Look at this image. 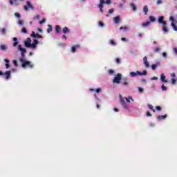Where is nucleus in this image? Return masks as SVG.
Returning a JSON list of instances; mask_svg holds the SVG:
<instances>
[{
	"label": "nucleus",
	"instance_id": "obj_1",
	"mask_svg": "<svg viewBox=\"0 0 177 177\" xmlns=\"http://www.w3.org/2000/svg\"><path fill=\"white\" fill-rule=\"evenodd\" d=\"M38 44H39V41L37 39H34L33 44H31V39L30 37H28L24 41L26 48H31L32 49H35Z\"/></svg>",
	"mask_w": 177,
	"mask_h": 177
},
{
	"label": "nucleus",
	"instance_id": "obj_2",
	"mask_svg": "<svg viewBox=\"0 0 177 177\" xmlns=\"http://www.w3.org/2000/svg\"><path fill=\"white\" fill-rule=\"evenodd\" d=\"M158 21L159 24H162V31H164V32H168L169 30L168 28H167V21L164 20V16H160L158 17Z\"/></svg>",
	"mask_w": 177,
	"mask_h": 177
},
{
	"label": "nucleus",
	"instance_id": "obj_3",
	"mask_svg": "<svg viewBox=\"0 0 177 177\" xmlns=\"http://www.w3.org/2000/svg\"><path fill=\"white\" fill-rule=\"evenodd\" d=\"M19 60L22 64L23 68H26V67H30V68H32V67H34V65L31 64V62L26 61V59L23 58H20Z\"/></svg>",
	"mask_w": 177,
	"mask_h": 177
},
{
	"label": "nucleus",
	"instance_id": "obj_4",
	"mask_svg": "<svg viewBox=\"0 0 177 177\" xmlns=\"http://www.w3.org/2000/svg\"><path fill=\"white\" fill-rule=\"evenodd\" d=\"M104 3H106V5H110V3H111V0H106V1L104 0H100L98 8H100V12H101V13H103L104 12L103 5H104Z\"/></svg>",
	"mask_w": 177,
	"mask_h": 177
},
{
	"label": "nucleus",
	"instance_id": "obj_5",
	"mask_svg": "<svg viewBox=\"0 0 177 177\" xmlns=\"http://www.w3.org/2000/svg\"><path fill=\"white\" fill-rule=\"evenodd\" d=\"M131 77H138V75H147V71H143V72H140L137 71L136 72H131Z\"/></svg>",
	"mask_w": 177,
	"mask_h": 177
},
{
	"label": "nucleus",
	"instance_id": "obj_6",
	"mask_svg": "<svg viewBox=\"0 0 177 177\" xmlns=\"http://www.w3.org/2000/svg\"><path fill=\"white\" fill-rule=\"evenodd\" d=\"M122 78V76L121 75V73H118L113 80V84H120L121 82Z\"/></svg>",
	"mask_w": 177,
	"mask_h": 177
},
{
	"label": "nucleus",
	"instance_id": "obj_7",
	"mask_svg": "<svg viewBox=\"0 0 177 177\" xmlns=\"http://www.w3.org/2000/svg\"><path fill=\"white\" fill-rule=\"evenodd\" d=\"M26 3H27V6H24L25 10H28V9H34V6L31 5V3L30 1H27Z\"/></svg>",
	"mask_w": 177,
	"mask_h": 177
},
{
	"label": "nucleus",
	"instance_id": "obj_8",
	"mask_svg": "<svg viewBox=\"0 0 177 177\" xmlns=\"http://www.w3.org/2000/svg\"><path fill=\"white\" fill-rule=\"evenodd\" d=\"M120 104L124 107V109H128V105L125 102V98H120Z\"/></svg>",
	"mask_w": 177,
	"mask_h": 177
},
{
	"label": "nucleus",
	"instance_id": "obj_9",
	"mask_svg": "<svg viewBox=\"0 0 177 177\" xmlns=\"http://www.w3.org/2000/svg\"><path fill=\"white\" fill-rule=\"evenodd\" d=\"M143 62L145 67H147V68H149V67H150V64H149V61H147V57H144Z\"/></svg>",
	"mask_w": 177,
	"mask_h": 177
},
{
	"label": "nucleus",
	"instance_id": "obj_10",
	"mask_svg": "<svg viewBox=\"0 0 177 177\" xmlns=\"http://www.w3.org/2000/svg\"><path fill=\"white\" fill-rule=\"evenodd\" d=\"M80 48V45L74 46L71 48V52L72 53H75L77 52V49Z\"/></svg>",
	"mask_w": 177,
	"mask_h": 177
},
{
	"label": "nucleus",
	"instance_id": "obj_11",
	"mask_svg": "<svg viewBox=\"0 0 177 177\" xmlns=\"http://www.w3.org/2000/svg\"><path fill=\"white\" fill-rule=\"evenodd\" d=\"M18 49L19 50L21 51V53H26L27 52V50H26V48H24L21 45H19L18 46Z\"/></svg>",
	"mask_w": 177,
	"mask_h": 177
},
{
	"label": "nucleus",
	"instance_id": "obj_12",
	"mask_svg": "<svg viewBox=\"0 0 177 177\" xmlns=\"http://www.w3.org/2000/svg\"><path fill=\"white\" fill-rule=\"evenodd\" d=\"M61 30H62V28L60 27V26L57 25L55 26V32H56V34H60Z\"/></svg>",
	"mask_w": 177,
	"mask_h": 177
},
{
	"label": "nucleus",
	"instance_id": "obj_13",
	"mask_svg": "<svg viewBox=\"0 0 177 177\" xmlns=\"http://www.w3.org/2000/svg\"><path fill=\"white\" fill-rule=\"evenodd\" d=\"M62 32H64V34H68V32H70V29H68V28L67 26H65L62 29Z\"/></svg>",
	"mask_w": 177,
	"mask_h": 177
},
{
	"label": "nucleus",
	"instance_id": "obj_14",
	"mask_svg": "<svg viewBox=\"0 0 177 177\" xmlns=\"http://www.w3.org/2000/svg\"><path fill=\"white\" fill-rule=\"evenodd\" d=\"M166 77L164 75V73H162L160 75V80L162 82H168L167 80H165Z\"/></svg>",
	"mask_w": 177,
	"mask_h": 177
},
{
	"label": "nucleus",
	"instance_id": "obj_15",
	"mask_svg": "<svg viewBox=\"0 0 177 177\" xmlns=\"http://www.w3.org/2000/svg\"><path fill=\"white\" fill-rule=\"evenodd\" d=\"M4 75H6V79L9 80L10 78V71H8L4 73Z\"/></svg>",
	"mask_w": 177,
	"mask_h": 177
},
{
	"label": "nucleus",
	"instance_id": "obj_16",
	"mask_svg": "<svg viewBox=\"0 0 177 177\" xmlns=\"http://www.w3.org/2000/svg\"><path fill=\"white\" fill-rule=\"evenodd\" d=\"M165 118H167V115H161L158 116V118H157V119L159 121H161V120H164Z\"/></svg>",
	"mask_w": 177,
	"mask_h": 177
},
{
	"label": "nucleus",
	"instance_id": "obj_17",
	"mask_svg": "<svg viewBox=\"0 0 177 177\" xmlns=\"http://www.w3.org/2000/svg\"><path fill=\"white\" fill-rule=\"evenodd\" d=\"M130 6H131V8H132V10H134V11L138 10V7H137L136 5H135V3H131L130 4Z\"/></svg>",
	"mask_w": 177,
	"mask_h": 177
},
{
	"label": "nucleus",
	"instance_id": "obj_18",
	"mask_svg": "<svg viewBox=\"0 0 177 177\" xmlns=\"http://www.w3.org/2000/svg\"><path fill=\"white\" fill-rule=\"evenodd\" d=\"M10 5H16L17 6H19V3L17 2V0H14V2L12 0L9 1Z\"/></svg>",
	"mask_w": 177,
	"mask_h": 177
},
{
	"label": "nucleus",
	"instance_id": "obj_19",
	"mask_svg": "<svg viewBox=\"0 0 177 177\" xmlns=\"http://www.w3.org/2000/svg\"><path fill=\"white\" fill-rule=\"evenodd\" d=\"M113 20L116 24H118V23H120V16L115 17Z\"/></svg>",
	"mask_w": 177,
	"mask_h": 177
},
{
	"label": "nucleus",
	"instance_id": "obj_20",
	"mask_svg": "<svg viewBox=\"0 0 177 177\" xmlns=\"http://www.w3.org/2000/svg\"><path fill=\"white\" fill-rule=\"evenodd\" d=\"M13 41H15L13 43V46L14 47L17 46V45H19V42H17V37H14L13 38Z\"/></svg>",
	"mask_w": 177,
	"mask_h": 177
},
{
	"label": "nucleus",
	"instance_id": "obj_21",
	"mask_svg": "<svg viewBox=\"0 0 177 177\" xmlns=\"http://www.w3.org/2000/svg\"><path fill=\"white\" fill-rule=\"evenodd\" d=\"M143 12H145V15H147V12H149V8L147 7V6H144Z\"/></svg>",
	"mask_w": 177,
	"mask_h": 177
},
{
	"label": "nucleus",
	"instance_id": "obj_22",
	"mask_svg": "<svg viewBox=\"0 0 177 177\" xmlns=\"http://www.w3.org/2000/svg\"><path fill=\"white\" fill-rule=\"evenodd\" d=\"M148 107L150 110H152V111L153 113H156V109H154V106H153V105H151V104H148Z\"/></svg>",
	"mask_w": 177,
	"mask_h": 177
},
{
	"label": "nucleus",
	"instance_id": "obj_23",
	"mask_svg": "<svg viewBox=\"0 0 177 177\" xmlns=\"http://www.w3.org/2000/svg\"><path fill=\"white\" fill-rule=\"evenodd\" d=\"M150 26V21H147L142 24V27H149Z\"/></svg>",
	"mask_w": 177,
	"mask_h": 177
},
{
	"label": "nucleus",
	"instance_id": "obj_24",
	"mask_svg": "<svg viewBox=\"0 0 177 177\" xmlns=\"http://www.w3.org/2000/svg\"><path fill=\"white\" fill-rule=\"evenodd\" d=\"M132 100V102H133V99H132V97H129V98L128 97H124V100H126V102L127 103H131V100Z\"/></svg>",
	"mask_w": 177,
	"mask_h": 177
},
{
	"label": "nucleus",
	"instance_id": "obj_25",
	"mask_svg": "<svg viewBox=\"0 0 177 177\" xmlns=\"http://www.w3.org/2000/svg\"><path fill=\"white\" fill-rule=\"evenodd\" d=\"M171 26L174 31H177V26L176 25H175V23L171 22Z\"/></svg>",
	"mask_w": 177,
	"mask_h": 177
},
{
	"label": "nucleus",
	"instance_id": "obj_26",
	"mask_svg": "<svg viewBox=\"0 0 177 177\" xmlns=\"http://www.w3.org/2000/svg\"><path fill=\"white\" fill-rule=\"evenodd\" d=\"M109 44H110V45H112L113 46H115V45H117V43L113 39L110 40Z\"/></svg>",
	"mask_w": 177,
	"mask_h": 177
},
{
	"label": "nucleus",
	"instance_id": "obj_27",
	"mask_svg": "<svg viewBox=\"0 0 177 177\" xmlns=\"http://www.w3.org/2000/svg\"><path fill=\"white\" fill-rule=\"evenodd\" d=\"M0 48L1 50H8V47L5 45L0 46Z\"/></svg>",
	"mask_w": 177,
	"mask_h": 177
},
{
	"label": "nucleus",
	"instance_id": "obj_28",
	"mask_svg": "<svg viewBox=\"0 0 177 177\" xmlns=\"http://www.w3.org/2000/svg\"><path fill=\"white\" fill-rule=\"evenodd\" d=\"M157 66H160V62H158L157 64L151 65L152 70H156V68H157Z\"/></svg>",
	"mask_w": 177,
	"mask_h": 177
},
{
	"label": "nucleus",
	"instance_id": "obj_29",
	"mask_svg": "<svg viewBox=\"0 0 177 177\" xmlns=\"http://www.w3.org/2000/svg\"><path fill=\"white\" fill-rule=\"evenodd\" d=\"M160 50H161V48H160V47H156V48L153 50V52H154V53H158V52H160Z\"/></svg>",
	"mask_w": 177,
	"mask_h": 177
},
{
	"label": "nucleus",
	"instance_id": "obj_30",
	"mask_svg": "<svg viewBox=\"0 0 177 177\" xmlns=\"http://www.w3.org/2000/svg\"><path fill=\"white\" fill-rule=\"evenodd\" d=\"M48 28L47 29V32H52V25H48Z\"/></svg>",
	"mask_w": 177,
	"mask_h": 177
},
{
	"label": "nucleus",
	"instance_id": "obj_31",
	"mask_svg": "<svg viewBox=\"0 0 177 177\" xmlns=\"http://www.w3.org/2000/svg\"><path fill=\"white\" fill-rule=\"evenodd\" d=\"M149 20L152 23H154V21H156V18L154 17H153V16H149Z\"/></svg>",
	"mask_w": 177,
	"mask_h": 177
},
{
	"label": "nucleus",
	"instance_id": "obj_32",
	"mask_svg": "<svg viewBox=\"0 0 177 177\" xmlns=\"http://www.w3.org/2000/svg\"><path fill=\"white\" fill-rule=\"evenodd\" d=\"M17 24L19 25V26H24V21L23 20H19Z\"/></svg>",
	"mask_w": 177,
	"mask_h": 177
},
{
	"label": "nucleus",
	"instance_id": "obj_33",
	"mask_svg": "<svg viewBox=\"0 0 177 177\" xmlns=\"http://www.w3.org/2000/svg\"><path fill=\"white\" fill-rule=\"evenodd\" d=\"M1 34H3V35H6V28H2L1 30Z\"/></svg>",
	"mask_w": 177,
	"mask_h": 177
},
{
	"label": "nucleus",
	"instance_id": "obj_34",
	"mask_svg": "<svg viewBox=\"0 0 177 177\" xmlns=\"http://www.w3.org/2000/svg\"><path fill=\"white\" fill-rule=\"evenodd\" d=\"M15 17H17L18 19H20V17H21V16L20 15V13H19V12H15Z\"/></svg>",
	"mask_w": 177,
	"mask_h": 177
},
{
	"label": "nucleus",
	"instance_id": "obj_35",
	"mask_svg": "<svg viewBox=\"0 0 177 177\" xmlns=\"http://www.w3.org/2000/svg\"><path fill=\"white\" fill-rule=\"evenodd\" d=\"M120 30H125L126 31H128V30H129V28L121 26V27L120 28Z\"/></svg>",
	"mask_w": 177,
	"mask_h": 177
},
{
	"label": "nucleus",
	"instance_id": "obj_36",
	"mask_svg": "<svg viewBox=\"0 0 177 177\" xmlns=\"http://www.w3.org/2000/svg\"><path fill=\"white\" fill-rule=\"evenodd\" d=\"M169 20H171V21H173V23H177V21L175 20V19H174V17H169Z\"/></svg>",
	"mask_w": 177,
	"mask_h": 177
},
{
	"label": "nucleus",
	"instance_id": "obj_37",
	"mask_svg": "<svg viewBox=\"0 0 177 177\" xmlns=\"http://www.w3.org/2000/svg\"><path fill=\"white\" fill-rule=\"evenodd\" d=\"M31 37H32L33 38H37V34L35 33V32H32Z\"/></svg>",
	"mask_w": 177,
	"mask_h": 177
},
{
	"label": "nucleus",
	"instance_id": "obj_38",
	"mask_svg": "<svg viewBox=\"0 0 177 177\" xmlns=\"http://www.w3.org/2000/svg\"><path fill=\"white\" fill-rule=\"evenodd\" d=\"M115 62L117 63V64H121V59H120V58H116L115 59Z\"/></svg>",
	"mask_w": 177,
	"mask_h": 177
},
{
	"label": "nucleus",
	"instance_id": "obj_39",
	"mask_svg": "<svg viewBox=\"0 0 177 177\" xmlns=\"http://www.w3.org/2000/svg\"><path fill=\"white\" fill-rule=\"evenodd\" d=\"M21 32L24 34H27V29L26 28H23L21 30Z\"/></svg>",
	"mask_w": 177,
	"mask_h": 177
},
{
	"label": "nucleus",
	"instance_id": "obj_40",
	"mask_svg": "<svg viewBox=\"0 0 177 177\" xmlns=\"http://www.w3.org/2000/svg\"><path fill=\"white\" fill-rule=\"evenodd\" d=\"M113 74H114V71H113V69L109 70V75H113Z\"/></svg>",
	"mask_w": 177,
	"mask_h": 177
},
{
	"label": "nucleus",
	"instance_id": "obj_41",
	"mask_svg": "<svg viewBox=\"0 0 177 177\" xmlns=\"http://www.w3.org/2000/svg\"><path fill=\"white\" fill-rule=\"evenodd\" d=\"M138 91L140 93H143L145 90L143 88H142V87H138Z\"/></svg>",
	"mask_w": 177,
	"mask_h": 177
},
{
	"label": "nucleus",
	"instance_id": "obj_42",
	"mask_svg": "<svg viewBox=\"0 0 177 177\" xmlns=\"http://www.w3.org/2000/svg\"><path fill=\"white\" fill-rule=\"evenodd\" d=\"M13 64L15 66V67H17V66H19V64H17V61L16 59L13 60Z\"/></svg>",
	"mask_w": 177,
	"mask_h": 177
},
{
	"label": "nucleus",
	"instance_id": "obj_43",
	"mask_svg": "<svg viewBox=\"0 0 177 177\" xmlns=\"http://www.w3.org/2000/svg\"><path fill=\"white\" fill-rule=\"evenodd\" d=\"M176 83V79H174V78L171 79V84L173 85H175Z\"/></svg>",
	"mask_w": 177,
	"mask_h": 177
},
{
	"label": "nucleus",
	"instance_id": "obj_44",
	"mask_svg": "<svg viewBox=\"0 0 177 177\" xmlns=\"http://www.w3.org/2000/svg\"><path fill=\"white\" fill-rule=\"evenodd\" d=\"M122 85H124V86H128V82H127V81L123 82L122 83Z\"/></svg>",
	"mask_w": 177,
	"mask_h": 177
},
{
	"label": "nucleus",
	"instance_id": "obj_45",
	"mask_svg": "<svg viewBox=\"0 0 177 177\" xmlns=\"http://www.w3.org/2000/svg\"><path fill=\"white\" fill-rule=\"evenodd\" d=\"M39 17H41V16H40L39 15H37V16H35V17H34V19H35V20H38V19H39Z\"/></svg>",
	"mask_w": 177,
	"mask_h": 177
},
{
	"label": "nucleus",
	"instance_id": "obj_46",
	"mask_svg": "<svg viewBox=\"0 0 177 177\" xmlns=\"http://www.w3.org/2000/svg\"><path fill=\"white\" fill-rule=\"evenodd\" d=\"M156 110H157L158 111H161V106H156Z\"/></svg>",
	"mask_w": 177,
	"mask_h": 177
},
{
	"label": "nucleus",
	"instance_id": "obj_47",
	"mask_svg": "<svg viewBox=\"0 0 177 177\" xmlns=\"http://www.w3.org/2000/svg\"><path fill=\"white\" fill-rule=\"evenodd\" d=\"M167 86H164V84L162 85V91H167Z\"/></svg>",
	"mask_w": 177,
	"mask_h": 177
},
{
	"label": "nucleus",
	"instance_id": "obj_48",
	"mask_svg": "<svg viewBox=\"0 0 177 177\" xmlns=\"http://www.w3.org/2000/svg\"><path fill=\"white\" fill-rule=\"evenodd\" d=\"M146 115L147 117H151L152 115H151V113L149 111H147V113H146Z\"/></svg>",
	"mask_w": 177,
	"mask_h": 177
},
{
	"label": "nucleus",
	"instance_id": "obj_49",
	"mask_svg": "<svg viewBox=\"0 0 177 177\" xmlns=\"http://www.w3.org/2000/svg\"><path fill=\"white\" fill-rule=\"evenodd\" d=\"M46 20L45 19H42L41 21H39V24H44Z\"/></svg>",
	"mask_w": 177,
	"mask_h": 177
},
{
	"label": "nucleus",
	"instance_id": "obj_50",
	"mask_svg": "<svg viewBox=\"0 0 177 177\" xmlns=\"http://www.w3.org/2000/svg\"><path fill=\"white\" fill-rule=\"evenodd\" d=\"M162 57H165V59H167V53L163 52L162 53Z\"/></svg>",
	"mask_w": 177,
	"mask_h": 177
},
{
	"label": "nucleus",
	"instance_id": "obj_51",
	"mask_svg": "<svg viewBox=\"0 0 177 177\" xmlns=\"http://www.w3.org/2000/svg\"><path fill=\"white\" fill-rule=\"evenodd\" d=\"M4 62L6 63V64H10V62L8 59H4Z\"/></svg>",
	"mask_w": 177,
	"mask_h": 177
},
{
	"label": "nucleus",
	"instance_id": "obj_52",
	"mask_svg": "<svg viewBox=\"0 0 177 177\" xmlns=\"http://www.w3.org/2000/svg\"><path fill=\"white\" fill-rule=\"evenodd\" d=\"M99 26H100V27H104V24H103V22L100 21L99 22Z\"/></svg>",
	"mask_w": 177,
	"mask_h": 177
},
{
	"label": "nucleus",
	"instance_id": "obj_53",
	"mask_svg": "<svg viewBox=\"0 0 177 177\" xmlns=\"http://www.w3.org/2000/svg\"><path fill=\"white\" fill-rule=\"evenodd\" d=\"M25 53H21V59H24L25 55H24Z\"/></svg>",
	"mask_w": 177,
	"mask_h": 177
},
{
	"label": "nucleus",
	"instance_id": "obj_54",
	"mask_svg": "<svg viewBox=\"0 0 177 177\" xmlns=\"http://www.w3.org/2000/svg\"><path fill=\"white\" fill-rule=\"evenodd\" d=\"M161 3H162V1H161V0L157 1V5H161Z\"/></svg>",
	"mask_w": 177,
	"mask_h": 177
},
{
	"label": "nucleus",
	"instance_id": "obj_55",
	"mask_svg": "<svg viewBox=\"0 0 177 177\" xmlns=\"http://www.w3.org/2000/svg\"><path fill=\"white\" fill-rule=\"evenodd\" d=\"M10 67V64H6V68H9Z\"/></svg>",
	"mask_w": 177,
	"mask_h": 177
},
{
	"label": "nucleus",
	"instance_id": "obj_56",
	"mask_svg": "<svg viewBox=\"0 0 177 177\" xmlns=\"http://www.w3.org/2000/svg\"><path fill=\"white\" fill-rule=\"evenodd\" d=\"M151 80H152V81H153V80H158V77L154 76V77H153L151 78Z\"/></svg>",
	"mask_w": 177,
	"mask_h": 177
},
{
	"label": "nucleus",
	"instance_id": "obj_57",
	"mask_svg": "<svg viewBox=\"0 0 177 177\" xmlns=\"http://www.w3.org/2000/svg\"><path fill=\"white\" fill-rule=\"evenodd\" d=\"M113 12H114V10L113 8L109 10V13H113Z\"/></svg>",
	"mask_w": 177,
	"mask_h": 177
},
{
	"label": "nucleus",
	"instance_id": "obj_58",
	"mask_svg": "<svg viewBox=\"0 0 177 177\" xmlns=\"http://www.w3.org/2000/svg\"><path fill=\"white\" fill-rule=\"evenodd\" d=\"M36 38H42V35H36Z\"/></svg>",
	"mask_w": 177,
	"mask_h": 177
},
{
	"label": "nucleus",
	"instance_id": "obj_59",
	"mask_svg": "<svg viewBox=\"0 0 177 177\" xmlns=\"http://www.w3.org/2000/svg\"><path fill=\"white\" fill-rule=\"evenodd\" d=\"M174 52L176 53V55H177V48H174L173 49Z\"/></svg>",
	"mask_w": 177,
	"mask_h": 177
},
{
	"label": "nucleus",
	"instance_id": "obj_60",
	"mask_svg": "<svg viewBox=\"0 0 177 177\" xmlns=\"http://www.w3.org/2000/svg\"><path fill=\"white\" fill-rule=\"evenodd\" d=\"M171 77H173V78H175L176 77L175 73H171Z\"/></svg>",
	"mask_w": 177,
	"mask_h": 177
},
{
	"label": "nucleus",
	"instance_id": "obj_61",
	"mask_svg": "<svg viewBox=\"0 0 177 177\" xmlns=\"http://www.w3.org/2000/svg\"><path fill=\"white\" fill-rule=\"evenodd\" d=\"M62 39H67V37H66V35H64L62 36Z\"/></svg>",
	"mask_w": 177,
	"mask_h": 177
},
{
	"label": "nucleus",
	"instance_id": "obj_62",
	"mask_svg": "<svg viewBox=\"0 0 177 177\" xmlns=\"http://www.w3.org/2000/svg\"><path fill=\"white\" fill-rule=\"evenodd\" d=\"M95 92H97V93H99V92H100V88H97L95 90Z\"/></svg>",
	"mask_w": 177,
	"mask_h": 177
},
{
	"label": "nucleus",
	"instance_id": "obj_63",
	"mask_svg": "<svg viewBox=\"0 0 177 177\" xmlns=\"http://www.w3.org/2000/svg\"><path fill=\"white\" fill-rule=\"evenodd\" d=\"M121 40H122V41H127V39H126L125 37H122V38H121Z\"/></svg>",
	"mask_w": 177,
	"mask_h": 177
},
{
	"label": "nucleus",
	"instance_id": "obj_64",
	"mask_svg": "<svg viewBox=\"0 0 177 177\" xmlns=\"http://www.w3.org/2000/svg\"><path fill=\"white\" fill-rule=\"evenodd\" d=\"M113 110H114V111H116V113L118 112V109H117V108H114Z\"/></svg>",
	"mask_w": 177,
	"mask_h": 177
}]
</instances>
